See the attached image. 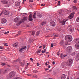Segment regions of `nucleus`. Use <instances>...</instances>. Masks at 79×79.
<instances>
[{
    "instance_id": "obj_30",
    "label": "nucleus",
    "mask_w": 79,
    "mask_h": 79,
    "mask_svg": "<svg viewBox=\"0 0 79 79\" xmlns=\"http://www.w3.org/2000/svg\"><path fill=\"white\" fill-rule=\"evenodd\" d=\"M26 48H27V47L26 46H25L24 47H22V49H24L25 50H26Z\"/></svg>"
},
{
    "instance_id": "obj_11",
    "label": "nucleus",
    "mask_w": 79,
    "mask_h": 79,
    "mask_svg": "<svg viewBox=\"0 0 79 79\" xmlns=\"http://www.w3.org/2000/svg\"><path fill=\"white\" fill-rule=\"evenodd\" d=\"M15 5L16 6H18L20 5V2H15Z\"/></svg>"
},
{
    "instance_id": "obj_32",
    "label": "nucleus",
    "mask_w": 79,
    "mask_h": 79,
    "mask_svg": "<svg viewBox=\"0 0 79 79\" xmlns=\"http://www.w3.org/2000/svg\"><path fill=\"white\" fill-rule=\"evenodd\" d=\"M60 57L61 58H62V59L63 58V54H61V55H60Z\"/></svg>"
},
{
    "instance_id": "obj_12",
    "label": "nucleus",
    "mask_w": 79,
    "mask_h": 79,
    "mask_svg": "<svg viewBox=\"0 0 79 79\" xmlns=\"http://www.w3.org/2000/svg\"><path fill=\"white\" fill-rule=\"evenodd\" d=\"M73 10H74L75 11H76L77 10V9H78V8L75 6H73Z\"/></svg>"
},
{
    "instance_id": "obj_34",
    "label": "nucleus",
    "mask_w": 79,
    "mask_h": 79,
    "mask_svg": "<svg viewBox=\"0 0 79 79\" xmlns=\"http://www.w3.org/2000/svg\"><path fill=\"white\" fill-rule=\"evenodd\" d=\"M17 62H18V59L15 60L14 61V63H17Z\"/></svg>"
},
{
    "instance_id": "obj_39",
    "label": "nucleus",
    "mask_w": 79,
    "mask_h": 79,
    "mask_svg": "<svg viewBox=\"0 0 79 79\" xmlns=\"http://www.w3.org/2000/svg\"><path fill=\"white\" fill-rule=\"evenodd\" d=\"M15 79H22V78H21L19 77H17V78H15Z\"/></svg>"
},
{
    "instance_id": "obj_3",
    "label": "nucleus",
    "mask_w": 79,
    "mask_h": 79,
    "mask_svg": "<svg viewBox=\"0 0 79 79\" xmlns=\"http://www.w3.org/2000/svg\"><path fill=\"white\" fill-rule=\"evenodd\" d=\"M71 38H72V37H69V35H67L65 36V40L67 42H71V40H70Z\"/></svg>"
},
{
    "instance_id": "obj_47",
    "label": "nucleus",
    "mask_w": 79,
    "mask_h": 79,
    "mask_svg": "<svg viewBox=\"0 0 79 79\" xmlns=\"http://www.w3.org/2000/svg\"><path fill=\"white\" fill-rule=\"evenodd\" d=\"M45 48V46L44 45H43V49H44Z\"/></svg>"
},
{
    "instance_id": "obj_23",
    "label": "nucleus",
    "mask_w": 79,
    "mask_h": 79,
    "mask_svg": "<svg viewBox=\"0 0 79 79\" xmlns=\"http://www.w3.org/2000/svg\"><path fill=\"white\" fill-rule=\"evenodd\" d=\"M40 32L39 31H37L36 33V36H38L39 34H40Z\"/></svg>"
},
{
    "instance_id": "obj_55",
    "label": "nucleus",
    "mask_w": 79,
    "mask_h": 79,
    "mask_svg": "<svg viewBox=\"0 0 79 79\" xmlns=\"http://www.w3.org/2000/svg\"><path fill=\"white\" fill-rule=\"evenodd\" d=\"M42 53H44V50H42L41 51Z\"/></svg>"
},
{
    "instance_id": "obj_38",
    "label": "nucleus",
    "mask_w": 79,
    "mask_h": 79,
    "mask_svg": "<svg viewBox=\"0 0 79 79\" xmlns=\"http://www.w3.org/2000/svg\"><path fill=\"white\" fill-rule=\"evenodd\" d=\"M65 44L66 45H70V44H69L68 42H67V43H66Z\"/></svg>"
},
{
    "instance_id": "obj_4",
    "label": "nucleus",
    "mask_w": 79,
    "mask_h": 79,
    "mask_svg": "<svg viewBox=\"0 0 79 79\" xmlns=\"http://www.w3.org/2000/svg\"><path fill=\"white\" fill-rule=\"evenodd\" d=\"M73 61V59H71L69 60V62H67L66 63V64H67V65H68V66H71V64H72Z\"/></svg>"
},
{
    "instance_id": "obj_46",
    "label": "nucleus",
    "mask_w": 79,
    "mask_h": 79,
    "mask_svg": "<svg viewBox=\"0 0 79 79\" xmlns=\"http://www.w3.org/2000/svg\"><path fill=\"white\" fill-rule=\"evenodd\" d=\"M49 69L48 68H46L45 69V71H47V70H48Z\"/></svg>"
},
{
    "instance_id": "obj_63",
    "label": "nucleus",
    "mask_w": 79,
    "mask_h": 79,
    "mask_svg": "<svg viewBox=\"0 0 79 79\" xmlns=\"http://www.w3.org/2000/svg\"><path fill=\"white\" fill-rule=\"evenodd\" d=\"M25 68L26 69H27V65L26 67H25Z\"/></svg>"
},
{
    "instance_id": "obj_45",
    "label": "nucleus",
    "mask_w": 79,
    "mask_h": 79,
    "mask_svg": "<svg viewBox=\"0 0 79 79\" xmlns=\"http://www.w3.org/2000/svg\"><path fill=\"white\" fill-rule=\"evenodd\" d=\"M53 47V44L52 43L51 44V47L52 48Z\"/></svg>"
},
{
    "instance_id": "obj_44",
    "label": "nucleus",
    "mask_w": 79,
    "mask_h": 79,
    "mask_svg": "<svg viewBox=\"0 0 79 79\" xmlns=\"http://www.w3.org/2000/svg\"><path fill=\"white\" fill-rule=\"evenodd\" d=\"M33 1H33V0H29L30 2H33Z\"/></svg>"
},
{
    "instance_id": "obj_28",
    "label": "nucleus",
    "mask_w": 79,
    "mask_h": 79,
    "mask_svg": "<svg viewBox=\"0 0 79 79\" xmlns=\"http://www.w3.org/2000/svg\"><path fill=\"white\" fill-rule=\"evenodd\" d=\"M18 62L19 61V62L20 64H22V63H22V62L21 61V59H18Z\"/></svg>"
},
{
    "instance_id": "obj_17",
    "label": "nucleus",
    "mask_w": 79,
    "mask_h": 79,
    "mask_svg": "<svg viewBox=\"0 0 79 79\" xmlns=\"http://www.w3.org/2000/svg\"><path fill=\"white\" fill-rule=\"evenodd\" d=\"M75 43L77 44L79 43V38H77L75 40Z\"/></svg>"
},
{
    "instance_id": "obj_2",
    "label": "nucleus",
    "mask_w": 79,
    "mask_h": 79,
    "mask_svg": "<svg viewBox=\"0 0 79 79\" xmlns=\"http://www.w3.org/2000/svg\"><path fill=\"white\" fill-rule=\"evenodd\" d=\"M16 74V73L14 71H12L9 74V76L8 77L9 79H11V78H12L13 77H14L15 76Z\"/></svg>"
},
{
    "instance_id": "obj_21",
    "label": "nucleus",
    "mask_w": 79,
    "mask_h": 79,
    "mask_svg": "<svg viewBox=\"0 0 79 79\" xmlns=\"http://www.w3.org/2000/svg\"><path fill=\"white\" fill-rule=\"evenodd\" d=\"M47 22H42L40 24L41 25H42V26H44V24H45Z\"/></svg>"
},
{
    "instance_id": "obj_59",
    "label": "nucleus",
    "mask_w": 79,
    "mask_h": 79,
    "mask_svg": "<svg viewBox=\"0 0 79 79\" xmlns=\"http://www.w3.org/2000/svg\"><path fill=\"white\" fill-rule=\"evenodd\" d=\"M30 60H31V61H33V59L32 58H30Z\"/></svg>"
},
{
    "instance_id": "obj_49",
    "label": "nucleus",
    "mask_w": 79,
    "mask_h": 79,
    "mask_svg": "<svg viewBox=\"0 0 79 79\" xmlns=\"http://www.w3.org/2000/svg\"><path fill=\"white\" fill-rule=\"evenodd\" d=\"M21 64V66H24V64H23V63Z\"/></svg>"
},
{
    "instance_id": "obj_41",
    "label": "nucleus",
    "mask_w": 79,
    "mask_h": 79,
    "mask_svg": "<svg viewBox=\"0 0 79 79\" xmlns=\"http://www.w3.org/2000/svg\"><path fill=\"white\" fill-rule=\"evenodd\" d=\"M10 32L9 31H8L7 32H6L4 33L5 34H8Z\"/></svg>"
},
{
    "instance_id": "obj_9",
    "label": "nucleus",
    "mask_w": 79,
    "mask_h": 79,
    "mask_svg": "<svg viewBox=\"0 0 79 79\" xmlns=\"http://www.w3.org/2000/svg\"><path fill=\"white\" fill-rule=\"evenodd\" d=\"M67 20H63L62 21H60V23H62V26H63V25H64L65 24V23L66 22Z\"/></svg>"
},
{
    "instance_id": "obj_27",
    "label": "nucleus",
    "mask_w": 79,
    "mask_h": 79,
    "mask_svg": "<svg viewBox=\"0 0 79 79\" xmlns=\"http://www.w3.org/2000/svg\"><path fill=\"white\" fill-rule=\"evenodd\" d=\"M8 72V70L6 69H5L4 71H3V73H4V74H5L6 73H7Z\"/></svg>"
},
{
    "instance_id": "obj_51",
    "label": "nucleus",
    "mask_w": 79,
    "mask_h": 79,
    "mask_svg": "<svg viewBox=\"0 0 79 79\" xmlns=\"http://www.w3.org/2000/svg\"><path fill=\"white\" fill-rule=\"evenodd\" d=\"M7 44L6 43H5L4 44V45L5 46H8V45H6Z\"/></svg>"
},
{
    "instance_id": "obj_53",
    "label": "nucleus",
    "mask_w": 79,
    "mask_h": 79,
    "mask_svg": "<svg viewBox=\"0 0 79 79\" xmlns=\"http://www.w3.org/2000/svg\"><path fill=\"white\" fill-rule=\"evenodd\" d=\"M47 63H48V62H46V64H45L46 66H47V65H48V64H47Z\"/></svg>"
},
{
    "instance_id": "obj_56",
    "label": "nucleus",
    "mask_w": 79,
    "mask_h": 79,
    "mask_svg": "<svg viewBox=\"0 0 79 79\" xmlns=\"http://www.w3.org/2000/svg\"><path fill=\"white\" fill-rule=\"evenodd\" d=\"M27 76H31V75H30V74H27Z\"/></svg>"
},
{
    "instance_id": "obj_18",
    "label": "nucleus",
    "mask_w": 79,
    "mask_h": 79,
    "mask_svg": "<svg viewBox=\"0 0 79 79\" xmlns=\"http://www.w3.org/2000/svg\"><path fill=\"white\" fill-rule=\"evenodd\" d=\"M33 17L34 19H36V12L34 13V15H33Z\"/></svg>"
},
{
    "instance_id": "obj_60",
    "label": "nucleus",
    "mask_w": 79,
    "mask_h": 79,
    "mask_svg": "<svg viewBox=\"0 0 79 79\" xmlns=\"http://www.w3.org/2000/svg\"><path fill=\"white\" fill-rule=\"evenodd\" d=\"M48 67L49 68H50V65H48Z\"/></svg>"
},
{
    "instance_id": "obj_33",
    "label": "nucleus",
    "mask_w": 79,
    "mask_h": 79,
    "mask_svg": "<svg viewBox=\"0 0 79 79\" xmlns=\"http://www.w3.org/2000/svg\"><path fill=\"white\" fill-rule=\"evenodd\" d=\"M41 50H42L41 49H40V50H39L37 52V53H40V52H41Z\"/></svg>"
},
{
    "instance_id": "obj_22",
    "label": "nucleus",
    "mask_w": 79,
    "mask_h": 79,
    "mask_svg": "<svg viewBox=\"0 0 79 79\" xmlns=\"http://www.w3.org/2000/svg\"><path fill=\"white\" fill-rule=\"evenodd\" d=\"M18 34L16 35V36H18V35H19L21 33V31H19L18 32Z\"/></svg>"
},
{
    "instance_id": "obj_19",
    "label": "nucleus",
    "mask_w": 79,
    "mask_h": 79,
    "mask_svg": "<svg viewBox=\"0 0 79 79\" xmlns=\"http://www.w3.org/2000/svg\"><path fill=\"white\" fill-rule=\"evenodd\" d=\"M18 45V43H16L14 44L13 47H16Z\"/></svg>"
},
{
    "instance_id": "obj_37",
    "label": "nucleus",
    "mask_w": 79,
    "mask_h": 79,
    "mask_svg": "<svg viewBox=\"0 0 79 79\" xmlns=\"http://www.w3.org/2000/svg\"><path fill=\"white\" fill-rule=\"evenodd\" d=\"M23 48H21V49L19 50V52L21 53V52H23Z\"/></svg>"
},
{
    "instance_id": "obj_36",
    "label": "nucleus",
    "mask_w": 79,
    "mask_h": 79,
    "mask_svg": "<svg viewBox=\"0 0 79 79\" xmlns=\"http://www.w3.org/2000/svg\"><path fill=\"white\" fill-rule=\"evenodd\" d=\"M76 55V53L74 52H73L72 53V56H74V55Z\"/></svg>"
},
{
    "instance_id": "obj_58",
    "label": "nucleus",
    "mask_w": 79,
    "mask_h": 79,
    "mask_svg": "<svg viewBox=\"0 0 79 79\" xmlns=\"http://www.w3.org/2000/svg\"><path fill=\"white\" fill-rule=\"evenodd\" d=\"M53 45H54V46H55V45H56V43H53Z\"/></svg>"
},
{
    "instance_id": "obj_10",
    "label": "nucleus",
    "mask_w": 79,
    "mask_h": 79,
    "mask_svg": "<svg viewBox=\"0 0 79 79\" xmlns=\"http://www.w3.org/2000/svg\"><path fill=\"white\" fill-rule=\"evenodd\" d=\"M50 24L51 26H53L54 27L55 26V23L54 21H52L50 22Z\"/></svg>"
},
{
    "instance_id": "obj_29",
    "label": "nucleus",
    "mask_w": 79,
    "mask_h": 79,
    "mask_svg": "<svg viewBox=\"0 0 79 79\" xmlns=\"http://www.w3.org/2000/svg\"><path fill=\"white\" fill-rule=\"evenodd\" d=\"M76 21L78 23H79V17L77 18L76 19Z\"/></svg>"
},
{
    "instance_id": "obj_1",
    "label": "nucleus",
    "mask_w": 79,
    "mask_h": 79,
    "mask_svg": "<svg viewBox=\"0 0 79 79\" xmlns=\"http://www.w3.org/2000/svg\"><path fill=\"white\" fill-rule=\"evenodd\" d=\"M14 21L15 23H18L16 24V25L17 26H19L23 23L22 20L19 21V19L18 18H16L15 19Z\"/></svg>"
},
{
    "instance_id": "obj_20",
    "label": "nucleus",
    "mask_w": 79,
    "mask_h": 79,
    "mask_svg": "<svg viewBox=\"0 0 79 79\" xmlns=\"http://www.w3.org/2000/svg\"><path fill=\"white\" fill-rule=\"evenodd\" d=\"M37 16H38V18H42V14H38L37 15Z\"/></svg>"
},
{
    "instance_id": "obj_7",
    "label": "nucleus",
    "mask_w": 79,
    "mask_h": 79,
    "mask_svg": "<svg viewBox=\"0 0 79 79\" xmlns=\"http://www.w3.org/2000/svg\"><path fill=\"white\" fill-rule=\"evenodd\" d=\"M6 22V19L4 18H2L1 20V24H4Z\"/></svg>"
},
{
    "instance_id": "obj_14",
    "label": "nucleus",
    "mask_w": 79,
    "mask_h": 79,
    "mask_svg": "<svg viewBox=\"0 0 79 79\" xmlns=\"http://www.w3.org/2000/svg\"><path fill=\"white\" fill-rule=\"evenodd\" d=\"M61 79H66V75L65 74H63L62 75L61 77Z\"/></svg>"
},
{
    "instance_id": "obj_25",
    "label": "nucleus",
    "mask_w": 79,
    "mask_h": 79,
    "mask_svg": "<svg viewBox=\"0 0 79 79\" xmlns=\"http://www.w3.org/2000/svg\"><path fill=\"white\" fill-rule=\"evenodd\" d=\"M75 47L77 49H79V45L77 44L75 45Z\"/></svg>"
},
{
    "instance_id": "obj_31",
    "label": "nucleus",
    "mask_w": 79,
    "mask_h": 79,
    "mask_svg": "<svg viewBox=\"0 0 79 79\" xmlns=\"http://www.w3.org/2000/svg\"><path fill=\"white\" fill-rule=\"evenodd\" d=\"M59 13L60 15H63V11H60L59 12Z\"/></svg>"
},
{
    "instance_id": "obj_50",
    "label": "nucleus",
    "mask_w": 79,
    "mask_h": 79,
    "mask_svg": "<svg viewBox=\"0 0 79 79\" xmlns=\"http://www.w3.org/2000/svg\"><path fill=\"white\" fill-rule=\"evenodd\" d=\"M57 35H54V37H57Z\"/></svg>"
},
{
    "instance_id": "obj_6",
    "label": "nucleus",
    "mask_w": 79,
    "mask_h": 79,
    "mask_svg": "<svg viewBox=\"0 0 79 79\" xmlns=\"http://www.w3.org/2000/svg\"><path fill=\"white\" fill-rule=\"evenodd\" d=\"M74 14H75V13L74 12H73L69 16L68 18L70 19H73V17H74Z\"/></svg>"
},
{
    "instance_id": "obj_15",
    "label": "nucleus",
    "mask_w": 79,
    "mask_h": 79,
    "mask_svg": "<svg viewBox=\"0 0 79 79\" xmlns=\"http://www.w3.org/2000/svg\"><path fill=\"white\" fill-rule=\"evenodd\" d=\"M27 17H25L23 18L22 22H24L26 21H27Z\"/></svg>"
},
{
    "instance_id": "obj_43",
    "label": "nucleus",
    "mask_w": 79,
    "mask_h": 79,
    "mask_svg": "<svg viewBox=\"0 0 79 79\" xmlns=\"http://www.w3.org/2000/svg\"><path fill=\"white\" fill-rule=\"evenodd\" d=\"M34 77H35V78H37V76L36 75H35L34 76Z\"/></svg>"
},
{
    "instance_id": "obj_64",
    "label": "nucleus",
    "mask_w": 79,
    "mask_h": 79,
    "mask_svg": "<svg viewBox=\"0 0 79 79\" xmlns=\"http://www.w3.org/2000/svg\"><path fill=\"white\" fill-rule=\"evenodd\" d=\"M42 47V46H41L40 47H39V48H41Z\"/></svg>"
},
{
    "instance_id": "obj_8",
    "label": "nucleus",
    "mask_w": 79,
    "mask_h": 79,
    "mask_svg": "<svg viewBox=\"0 0 79 79\" xmlns=\"http://www.w3.org/2000/svg\"><path fill=\"white\" fill-rule=\"evenodd\" d=\"M28 20H29L30 21H32L33 20V19H32V15L31 14H30L29 15Z\"/></svg>"
},
{
    "instance_id": "obj_35",
    "label": "nucleus",
    "mask_w": 79,
    "mask_h": 79,
    "mask_svg": "<svg viewBox=\"0 0 79 79\" xmlns=\"http://www.w3.org/2000/svg\"><path fill=\"white\" fill-rule=\"evenodd\" d=\"M6 64L5 63H3L1 64V65H2V66H5V65Z\"/></svg>"
},
{
    "instance_id": "obj_24",
    "label": "nucleus",
    "mask_w": 79,
    "mask_h": 79,
    "mask_svg": "<svg viewBox=\"0 0 79 79\" xmlns=\"http://www.w3.org/2000/svg\"><path fill=\"white\" fill-rule=\"evenodd\" d=\"M64 41L63 40H62L61 41V42L60 43V45H63V44H64Z\"/></svg>"
},
{
    "instance_id": "obj_13",
    "label": "nucleus",
    "mask_w": 79,
    "mask_h": 79,
    "mask_svg": "<svg viewBox=\"0 0 79 79\" xmlns=\"http://www.w3.org/2000/svg\"><path fill=\"white\" fill-rule=\"evenodd\" d=\"M4 15H8V14H9V12L7 10L4 11Z\"/></svg>"
},
{
    "instance_id": "obj_26",
    "label": "nucleus",
    "mask_w": 79,
    "mask_h": 79,
    "mask_svg": "<svg viewBox=\"0 0 79 79\" xmlns=\"http://www.w3.org/2000/svg\"><path fill=\"white\" fill-rule=\"evenodd\" d=\"M35 31H32L31 33V35H35Z\"/></svg>"
},
{
    "instance_id": "obj_48",
    "label": "nucleus",
    "mask_w": 79,
    "mask_h": 79,
    "mask_svg": "<svg viewBox=\"0 0 79 79\" xmlns=\"http://www.w3.org/2000/svg\"><path fill=\"white\" fill-rule=\"evenodd\" d=\"M77 2V0H74L73 1V2L74 3H76Z\"/></svg>"
},
{
    "instance_id": "obj_16",
    "label": "nucleus",
    "mask_w": 79,
    "mask_h": 79,
    "mask_svg": "<svg viewBox=\"0 0 79 79\" xmlns=\"http://www.w3.org/2000/svg\"><path fill=\"white\" fill-rule=\"evenodd\" d=\"M2 3H4V4H7V3H8V1L4 0L2 1Z\"/></svg>"
},
{
    "instance_id": "obj_40",
    "label": "nucleus",
    "mask_w": 79,
    "mask_h": 79,
    "mask_svg": "<svg viewBox=\"0 0 79 79\" xmlns=\"http://www.w3.org/2000/svg\"><path fill=\"white\" fill-rule=\"evenodd\" d=\"M0 49H2V50H3V49H4V48H3V47L0 46Z\"/></svg>"
},
{
    "instance_id": "obj_42",
    "label": "nucleus",
    "mask_w": 79,
    "mask_h": 79,
    "mask_svg": "<svg viewBox=\"0 0 79 79\" xmlns=\"http://www.w3.org/2000/svg\"><path fill=\"white\" fill-rule=\"evenodd\" d=\"M69 31H72V30H72V28H69Z\"/></svg>"
},
{
    "instance_id": "obj_62",
    "label": "nucleus",
    "mask_w": 79,
    "mask_h": 79,
    "mask_svg": "<svg viewBox=\"0 0 79 79\" xmlns=\"http://www.w3.org/2000/svg\"><path fill=\"white\" fill-rule=\"evenodd\" d=\"M37 66H39V64L38 63H37Z\"/></svg>"
},
{
    "instance_id": "obj_61",
    "label": "nucleus",
    "mask_w": 79,
    "mask_h": 79,
    "mask_svg": "<svg viewBox=\"0 0 79 79\" xmlns=\"http://www.w3.org/2000/svg\"><path fill=\"white\" fill-rule=\"evenodd\" d=\"M52 64H55V62L54 61L52 62Z\"/></svg>"
},
{
    "instance_id": "obj_5",
    "label": "nucleus",
    "mask_w": 79,
    "mask_h": 79,
    "mask_svg": "<svg viewBox=\"0 0 79 79\" xmlns=\"http://www.w3.org/2000/svg\"><path fill=\"white\" fill-rule=\"evenodd\" d=\"M72 50H73V48L71 46H69L67 48V51L68 53H71Z\"/></svg>"
},
{
    "instance_id": "obj_52",
    "label": "nucleus",
    "mask_w": 79,
    "mask_h": 79,
    "mask_svg": "<svg viewBox=\"0 0 79 79\" xmlns=\"http://www.w3.org/2000/svg\"><path fill=\"white\" fill-rule=\"evenodd\" d=\"M47 50V49H45L44 50V53H46V51Z\"/></svg>"
},
{
    "instance_id": "obj_57",
    "label": "nucleus",
    "mask_w": 79,
    "mask_h": 79,
    "mask_svg": "<svg viewBox=\"0 0 79 79\" xmlns=\"http://www.w3.org/2000/svg\"><path fill=\"white\" fill-rule=\"evenodd\" d=\"M7 67H10V65H7Z\"/></svg>"
},
{
    "instance_id": "obj_54",
    "label": "nucleus",
    "mask_w": 79,
    "mask_h": 79,
    "mask_svg": "<svg viewBox=\"0 0 79 79\" xmlns=\"http://www.w3.org/2000/svg\"><path fill=\"white\" fill-rule=\"evenodd\" d=\"M26 61H25V60H23V64H25V63Z\"/></svg>"
}]
</instances>
